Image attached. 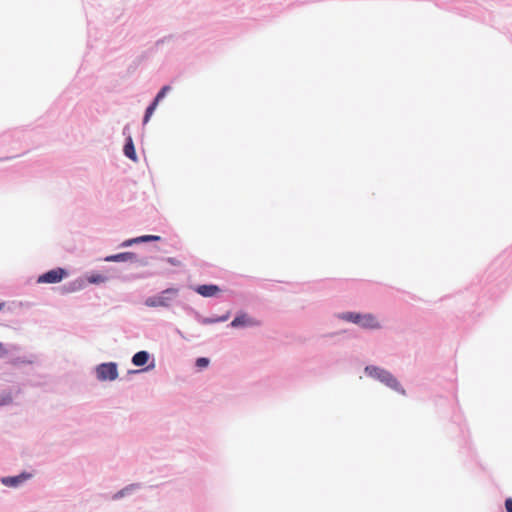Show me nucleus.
I'll list each match as a JSON object with an SVG mask.
<instances>
[{
	"label": "nucleus",
	"mask_w": 512,
	"mask_h": 512,
	"mask_svg": "<svg viewBox=\"0 0 512 512\" xmlns=\"http://www.w3.org/2000/svg\"><path fill=\"white\" fill-rule=\"evenodd\" d=\"M366 373L374 377L378 380H380L382 383L386 384L388 387L401 392L402 394L405 393V391L401 388L399 382L397 379L388 371L381 369L379 367L375 366H368L365 369Z\"/></svg>",
	"instance_id": "nucleus-1"
},
{
	"label": "nucleus",
	"mask_w": 512,
	"mask_h": 512,
	"mask_svg": "<svg viewBox=\"0 0 512 512\" xmlns=\"http://www.w3.org/2000/svg\"><path fill=\"white\" fill-rule=\"evenodd\" d=\"M177 293V289L168 288L158 295L148 297L145 300V305L152 308L169 307L174 297H176Z\"/></svg>",
	"instance_id": "nucleus-2"
},
{
	"label": "nucleus",
	"mask_w": 512,
	"mask_h": 512,
	"mask_svg": "<svg viewBox=\"0 0 512 512\" xmlns=\"http://www.w3.org/2000/svg\"><path fill=\"white\" fill-rule=\"evenodd\" d=\"M68 275L63 268L52 269L38 277V283L55 284L61 282Z\"/></svg>",
	"instance_id": "nucleus-3"
},
{
	"label": "nucleus",
	"mask_w": 512,
	"mask_h": 512,
	"mask_svg": "<svg viewBox=\"0 0 512 512\" xmlns=\"http://www.w3.org/2000/svg\"><path fill=\"white\" fill-rule=\"evenodd\" d=\"M97 377L99 380H115L118 376V370L115 363H103L97 367Z\"/></svg>",
	"instance_id": "nucleus-4"
},
{
	"label": "nucleus",
	"mask_w": 512,
	"mask_h": 512,
	"mask_svg": "<svg viewBox=\"0 0 512 512\" xmlns=\"http://www.w3.org/2000/svg\"><path fill=\"white\" fill-rule=\"evenodd\" d=\"M259 325V323L248 317L246 314L238 315L234 318V320L231 322V326L234 328L241 327V326H256Z\"/></svg>",
	"instance_id": "nucleus-5"
},
{
	"label": "nucleus",
	"mask_w": 512,
	"mask_h": 512,
	"mask_svg": "<svg viewBox=\"0 0 512 512\" xmlns=\"http://www.w3.org/2000/svg\"><path fill=\"white\" fill-rule=\"evenodd\" d=\"M196 292L203 297H213L220 292V288L217 285H200L196 289Z\"/></svg>",
	"instance_id": "nucleus-6"
},
{
	"label": "nucleus",
	"mask_w": 512,
	"mask_h": 512,
	"mask_svg": "<svg viewBox=\"0 0 512 512\" xmlns=\"http://www.w3.org/2000/svg\"><path fill=\"white\" fill-rule=\"evenodd\" d=\"M359 326L366 329H378L381 327L376 317L372 314H363Z\"/></svg>",
	"instance_id": "nucleus-7"
},
{
	"label": "nucleus",
	"mask_w": 512,
	"mask_h": 512,
	"mask_svg": "<svg viewBox=\"0 0 512 512\" xmlns=\"http://www.w3.org/2000/svg\"><path fill=\"white\" fill-rule=\"evenodd\" d=\"M29 477H30V474L23 473V474L18 475V476L4 477V478L1 479V482L5 486L16 487L19 484L23 483L25 480H27Z\"/></svg>",
	"instance_id": "nucleus-8"
},
{
	"label": "nucleus",
	"mask_w": 512,
	"mask_h": 512,
	"mask_svg": "<svg viewBox=\"0 0 512 512\" xmlns=\"http://www.w3.org/2000/svg\"><path fill=\"white\" fill-rule=\"evenodd\" d=\"M135 259L134 253L124 252L115 255H110L105 258L107 262H122V261H133Z\"/></svg>",
	"instance_id": "nucleus-9"
},
{
	"label": "nucleus",
	"mask_w": 512,
	"mask_h": 512,
	"mask_svg": "<svg viewBox=\"0 0 512 512\" xmlns=\"http://www.w3.org/2000/svg\"><path fill=\"white\" fill-rule=\"evenodd\" d=\"M124 154L131 160L137 161V155L135 151V147L131 137L127 138V142L124 146Z\"/></svg>",
	"instance_id": "nucleus-10"
},
{
	"label": "nucleus",
	"mask_w": 512,
	"mask_h": 512,
	"mask_svg": "<svg viewBox=\"0 0 512 512\" xmlns=\"http://www.w3.org/2000/svg\"><path fill=\"white\" fill-rule=\"evenodd\" d=\"M149 359V354L146 351H139L132 357V363L135 366H144Z\"/></svg>",
	"instance_id": "nucleus-11"
},
{
	"label": "nucleus",
	"mask_w": 512,
	"mask_h": 512,
	"mask_svg": "<svg viewBox=\"0 0 512 512\" xmlns=\"http://www.w3.org/2000/svg\"><path fill=\"white\" fill-rule=\"evenodd\" d=\"M158 102H156L154 99L149 103V105L146 107L143 118H142V124L146 125L153 115L154 111L156 110L158 106Z\"/></svg>",
	"instance_id": "nucleus-12"
},
{
	"label": "nucleus",
	"mask_w": 512,
	"mask_h": 512,
	"mask_svg": "<svg viewBox=\"0 0 512 512\" xmlns=\"http://www.w3.org/2000/svg\"><path fill=\"white\" fill-rule=\"evenodd\" d=\"M362 316L363 314L360 313L347 312L342 315V319L360 325Z\"/></svg>",
	"instance_id": "nucleus-13"
},
{
	"label": "nucleus",
	"mask_w": 512,
	"mask_h": 512,
	"mask_svg": "<svg viewBox=\"0 0 512 512\" xmlns=\"http://www.w3.org/2000/svg\"><path fill=\"white\" fill-rule=\"evenodd\" d=\"M172 90V87L170 85H163L159 90L158 92L156 93V95L154 96V100L158 103H160L165 97L166 95Z\"/></svg>",
	"instance_id": "nucleus-14"
},
{
	"label": "nucleus",
	"mask_w": 512,
	"mask_h": 512,
	"mask_svg": "<svg viewBox=\"0 0 512 512\" xmlns=\"http://www.w3.org/2000/svg\"><path fill=\"white\" fill-rule=\"evenodd\" d=\"M88 281H89V283H93V284L104 283L107 281V277H105L101 274H92L88 277Z\"/></svg>",
	"instance_id": "nucleus-15"
},
{
	"label": "nucleus",
	"mask_w": 512,
	"mask_h": 512,
	"mask_svg": "<svg viewBox=\"0 0 512 512\" xmlns=\"http://www.w3.org/2000/svg\"><path fill=\"white\" fill-rule=\"evenodd\" d=\"M137 240L139 241V243L148 242V241H158V240H160V237L156 236V235H144V236L137 237Z\"/></svg>",
	"instance_id": "nucleus-16"
},
{
	"label": "nucleus",
	"mask_w": 512,
	"mask_h": 512,
	"mask_svg": "<svg viewBox=\"0 0 512 512\" xmlns=\"http://www.w3.org/2000/svg\"><path fill=\"white\" fill-rule=\"evenodd\" d=\"M209 365V359L205 357H200L196 360V366L198 368H206Z\"/></svg>",
	"instance_id": "nucleus-17"
},
{
	"label": "nucleus",
	"mask_w": 512,
	"mask_h": 512,
	"mask_svg": "<svg viewBox=\"0 0 512 512\" xmlns=\"http://www.w3.org/2000/svg\"><path fill=\"white\" fill-rule=\"evenodd\" d=\"M173 38V35H168V36H164L160 39H158L156 42H155V46L156 47H159L161 45H163L165 42L169 41L170 39Z\"/></svg>",
	"instance_id": "nucleus-18"
},
{
	"label": "nucleus",
	"mask_w": 512,
	"mask_h": 512,
	"mask_svg": "<svg viewBox=\"0 0 512 512\" xmlns=\"http://www.w3.org/2000/svg\"><path fill=\"white\" fill-rule=\"evenodd\" d=\"M12 402V397L10 395L0 396V405H7Z\"/></svg>",
	"instance_id": "nucleus-19"
},
{
	"label": "nucleus",
	"mask_w": 512,
	"mask_h": 512,
	"mask_svg": "<svg viewBox=\"0 0 512 512\" xmlns=\"http://www.w3.org/2000/svg\"><path fill=\"white\" fill-rule=\"evenodd\" d=\"M166 261L171 264V265H174V266H180L181 265V262L176 259V258H173V257H169L166 259Z\"/></svg>",
	"instance_id": "nucleus-20"
},
{
	"label": "nucleus",
	"mask_w": 512,
	"mask_h": 512,
	"mask_svg": "<svg viewBox=\"0 0 512 512\" xmlns=\"http://www.w3.org/2000/svg\"><path fill=\"white\" fill-rule=\"evenodd\" d=\"M505 508L507 512H512V498H507L505 501Z\"/></svg>",
	"instance_id": "nucleus-21"
},
{
	"label": "nucleus",
	"mask_w": 512,
	"mask_h": 512,
	"mask_svg": "<svg viewBox=\"0 0 512 512\" xmlns=\"http://www.w3.org/2000/svg\"><path fill=\"white\" fill-rule=\"evenodd\" d=\"M134 243H139V241L137 240V238H133V239H129V240H126L125 242H123L122 246H130Z\"/></svg>",
	"instance_id": "nucleus-22"
},
{
	"label": "nucleus",
	"mask_w": 512,
	"mask_h": 512,
	"mask_svg": "<svg viewBox=\"0 0 512 512\" xmlns=\"http://www.w3.org/2000/svg\"><path fill=\"white\" fill-rule=\"evenodd\" d=\"M134 243H139V241L137 240V238H133V239H129V240H126L125 242H123L122 246H130Z\"/></svg>",
	"instance_id": "nucleus-23"
},
{
	"label": "nucleus",
	"mask_w": 512,
	"mask_h": 512,
	"mask_svg": "<svg viewBox=\"0 0 512 512\" xmlns=\"http://www.w3.org/2000/svg\"><path fill=\"white\" fill-rule=\"evenodd\" d=\"M6 353H7V351L4 349L3 344L0 342V355H4Z\"/></svg>",
	"instance_id": "nucleus-24"
},
{
	"label": "nucleus",
	"mask_w": 512,
	"mask_h": 512,
	"mask_svg": "<svg viewBox=\"0 0 512 512\" xmlns=\"http://www.w3.org/2000/svg\"><path fill=\"white\" fill-rule=\"evenodd\" d=\"M143 58H145V54H143V55H141V56H139V57L137 58V60H138V61H137V63H140V61H141Z\"/></svg>",
	"instance_id": "nucleus-25"
},
{
	"label": "nucleus",
	"mask_w": 512,
	"mask_h": 512,
	"mask_svg": "<svg viewBox=\"0 0 512 512\" xmlns=\"http://www.w3.org/2000/svg\"><path fill=\"white\" fill-rule=\"evenodd\" d=\"M227 318H228L227 316H224V317L220 318V321H225V320H227Z\"/></svg>",
	"instance_id": "nucleus-26"
},
{
	"label": "nucleus",
	"mask_w": 512,
	"mask_h": 512,
	"mask_svg": "<svg viewBox=\"0 0 512 512\" xmlns=\"http://www.w3.org/2000/svg\"><path fill=\"white\" fill-rule=\"evenodd\" d=\"M123 128H124V129L129 128V123L125 124Z\"/></svg>",
	"instance_id": "nucleus-27"
},
{
	"label": "nucleus",
	"mask_w": 512,
	"mask_h": 512,
	"mask_svg": "<svg viewBox=\"0 0 512 512\" xmlns=\"http://www.w3.org/2000/svg\"><path fill=\"white\" fill-rule=\"evenodd\" d=\"M4 307V304L3 303H0V310H2Z\"/></svg>",
	"instance_id": "nucleus-28"
}]
</instances>
